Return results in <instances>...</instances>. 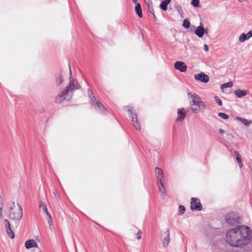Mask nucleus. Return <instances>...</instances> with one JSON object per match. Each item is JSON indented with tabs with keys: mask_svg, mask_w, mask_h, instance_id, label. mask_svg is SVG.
I'll list each match as a JSON object with an SVG mask.
<instances>
[{
	"mask_svg": "<svg viewBox=\"0 0 252 252\" xmlns=\"http://www.w3.org/2000/svg\"><path fill=\"white\" fill-rule=\"evenodd\" d=\"M69 73H70V78H69V83L68 84V85L65 88L67 90L68 92H71L72 91H73L74 90H77L80 88V86L79 84V83L77 81H75V80L73 79H72L71 77V67L70 66V64H69Z\"/></svg>",
	"mask_w": 252,
	"mask_h": 252,
	"instance_id": "nucleus-6",
	"label": "nucleus"
},
{
	"mask_svg": "<svg viewBox=\"0 0 252 252\" xmlns=\"http://www.w3.org/2000/svg\"><path fill=\"white\" fill-rule=\"evenodd\" d=\"M191 4L195 7H198L199 4V0H192Z\"/></svg>",
	"mask_w": 252,
	"mask_h": 252,
	"instance_id": "nucleus-30",
	"label": "nucleus"
},
{
	"mask_svg": "<svg viewBox=\"0 0 252 252\" xmlns=\"http://www.w3.org/2000/svg\"><path fill=\"white\" fill-rule=\"evenodd\" d=\"M176 9L178 11V12L181 14V16H182V14H183L182 8L181 6L178 5L176 6Z\"/></svg>",
	"mask_w": 252,
	"mask_h": 252,
	"instance_id": "nucleus-35",
	"label": "nucleus"
},
{
	"mask_svg": "<svg viewBox=\"0 0 252 252\" xmlns=\"http://www.w3.org/2000/svg\"><path fill=\"white\" fill-rule=\"evenodd\" d=\"M251 37H252V30L250 31L247 34L242 33L239 37V40L241 42H243Z\"/></svg>",
	"mask_w": 252,
	"mask_h": 252,
	"instance_id": "nucleus-15",
	"label": "nucleus"
},
{
	"mask_svg": "<svg viewBox=\"0 0 252 252\" xmlns=\"http://www.w3.org/2000/svg\"><path fill=\"white\" fill-rule=\"evenodd\" d=\"M183 26L185 29H188L190 26V22L188 19H184L183 23Z\"/></svg>",
	"mask_w": 252,
	"mask_h": 252,
	"instance_id": "nucleus-26",
	"label": "nucleus"
},
{
	"mask_svg": "<svg viewBox=\"0 0 252 252\" xmlns=\"http://www.w3.org/2000/svg\"><path fill=\"white\" fill-rule=\"evenodd\" d=\"M49 217V219L48 220V223L50 225V228L51 227V223H52V218H51V216L50 215V214H49V215H47Z\"/></svg>",
	"mask_w": 252,
	"mask_h": 252,
	"instance_id": "nucleus-36",
	"label": "nucleus"
},
{
	"mask_svg": "<svg viewBox=\"0 0 252 252\" xmlns=\"http://www.w3.org/2000/svg\"><path fill=\"white\" fill-rule=\"evenodd\" d=\"M190 208L193 210L201 211L202 206L199 199L192 197L191 199Z\"/></svg>",
	"mask_w": 252,
	"mask_h": 252,
	"instance_id": "nucleus-9",
	"label": "nucleus"
},
{
	"mask_svg": "<svg viewBox=\"0 0 252 252\" xmlns=\"http://www.w3.org/2000/svg\"><path fill=\"white\" fill-rule=\"evenodd\" d=\"M175 68L180 71L184 72L187 69V66L185 63L182 61H177L174 64Z\"/></svg>",
	"mask_w": 252,
	"mask_h": 252,
	"instance_id": "nucleus-13",
	"label": "nucleus"
},
{
	"mask_svg": "<svg viewBox=\"0 0 252 252\" xmlns=\"http://www.w3.org/2000/svg\"><path fill=\"white\" fill-rule=\"evenodd\" d=\"M224 132H225L224 130H223L222 129L220 128V129H219V133H220V134H222V133H224Z\"/></svg>",
	"mask_w": 252,
	"mask_h": 252,
	"instance_id": "nucleus-41",
	"label": "nucleus"
},
{
	"mask_svg": "<svg viewBox=\"0 0 252 252\" xmlns=\"http://www.w3.org/2000/svg\"><path fill=\"white\" fill-rule=\"evenodd\" d=\"M234 94L238 98L242 97L247 94L246 91H243L240 89L235 90L234 92Z\"/></svg>",
	"mask_w": 252,
	"mask_h": 252,
	"instance_id": "nucleus-20",
	"label": "nucleus"
},
{
	"mask_svg": "<svg viewBox=\"0 0 252 252\" xmlns=\"http://www.w3.org/2000/svg\"><path fill=\"white\" fill-rule=\"evenodd\" d=\"M158 185L161 196L163 199H164L166 196L165 188L164 187L162 182H158Z\"/></svg>",
	"mask_w": 252,
	"mask_h": 252,
	"instance_id": "nucleus-18",
	"label": "nucleus"
},
{
	"mask_svg": "<svg viewBox=\"0 0 252 252\" xmlns=\"http://www.w3.org/2000/svg\"><path fill=\"white\" fill-rule=\"evenodd\" d=\"M4 222L6 230L11 228L10 222L8 220L5 219Z\"/></svg>",
	"mask_w": 252,
	"mask_h": 252,
	"instance_id": "nucleus-29",
	"label": "nucleus"
},
{
	"mask_svg": "<svg viewBox=\"0 0 252 252\" xmlns=\"http://www.w3.org/2000/svg\"><path fill=\"white\" fill-rule=\"evenodd\" d=\"M171 2V0H164L162 1L159 6L160 8L164 11L167 9L168 4Z\"/></svg>",
	"mask_w": 252,
	"mask_h": 252,
	"instance_id": "nucleus-21",
	"label": "nucleus"
},
{
	"mask_svg": "<svg viewBox=\"0 0 252 252\" xmlns=\"http://www.w3.org/2000/svg\"><path fill=\"white\" fill-rule=\"evenodd\" d=\"M135 10L136 14L139 17H142V9L140 4L139 3H136L135 7Z\"/></svg>",
	"mask_w": 252,
	"mask_h": 252,
	"instance_id": "nucleus-23",
	"label": "nucleus"
},
{
	"mask_svg": "<svg viewBox=\"0 0 252 252\" xmlns=\"http://www.w3.org/2000/svg\"><path fill=\"white\" fill-rule=\"evenodd\" d=\"M132 109L133 108L132 107L128 106L127 111L130 115L134 127L136 129L140 130L141 127L139 123L138 122L137 114L132 111Z\"/></svg>",
	"mask_w": 252,
	"mask_h": 252,
	"instance_id": "nucleus-5",
	"label": "nucleus"
},
{
	"mask_svg": "<svg viewBox=\"0 0 252 252\" xmlns=\"http://www.w3.org/2000/svg\"><path fill=\"white\" fill-rule=\"evenodd\" d=\"M215 100L216 102V103L219 105L221 106L222 104V101L220 100V99L219 98V97L216 96L214 97Z\"/></svg>",
	"mask_w": 252,
	"mask_h": 252,
	"instance_id": "nucleus-32",
	"label": "nucleus"
},
{
	"mask_svg": "<svg viewBox=\"0 0 252 252\" xmlns=\"http://www.w3.org/2000/svg\"><path fill=\"white\" fill-rule=\"evenodd\" d=\"M148 7V9H149V12L152 13V14H154V9L152 7V4H147V5Z\"/></svg>",
	"mask_w": 252,
	"mask_h": 252,
	"instance_id": "nucleus-34",
	"label": "nucleus"
},
{
	"mask_svg": "<svg viewBox=\"0 0 252 252\" xmlns=\"http://www.w3.org/2000/svg\"><path fill=\"white\" fill-rule=\"evenodd\" d=\"M68 92L66 89H64L63 91L60 92L58 95L56 97L55 101L57 103H61L64 100L67 99L68 98Z\"/></svg>",
	"mask_w": 252,
	"mask_h": 252,
	"instance_id": "nucleus-10",
	"label": "nucleus"
},
{
	"mask_svg": "<svg viewBox=\"0 0 252 252\" xmlns=\"http://www.w3.org/2000/svg\"><path fill=\"white\" fill-rule=\"evenodd\" d=\"M186 116V113L184 108H179L178 110V117L177 118L176 121H182L185 118Z\"/></svg>",
	"mask_w": 252,
	"mask_h": 252,
	"instance_id": "nucleus-16",
	"label": "nucleus"
},
{
	"mask_svg": "<svg viewBox=\"0 0 252 252\" xmlns=\"http://www.w3.org/2000/svg\"><path fill=\"white\" fill-rule=\"evenodd\" d=\"M25 247L27 249H29L32 248H37L38 245L34 240L31 239L26 242Z\"/></svg>",
	"mask_w": 252,
	"mask_h": 252,
	"instance_id": "nucleus-14",
	"label": "nucleus"
},
{
	"mask_svg": "<svg viewBox=\"0 0 252 252\" xmlns=\"http://www.w3.org/2000/svg\"><path fill=\"white\" fill-rule=\"evenodd\" d=\"M218 116L222 119L227 120L229 118V116L224 113L220 112L218 113Z\"/></svg>",
	"mask_w": 252,
	"mask_h": 252,
	"instance_id": "nucleus-28",
	"label": "nucleus"
},
{
	"mask_svg": "<svg viewBox=\"0 0 252 252\" xmlns=\"http://www.w3.org/2000/svg\"><path fill=\"white\" fill-rule=\"evenodd\" d=\"M39 207L40 209H42L43 211L47 215H49V213L48 212L47 208L45 205H44L41 201L40 202Z\"/></svg>",
	"mask_w": 252,
	"mask_h": 252,
	"instance_id": "nucleus-24",
	"label": "nucleus"
},
{
	"mask_svg": "<svg viewBox=\"0 0 252 252\" xmlns=\"http://www.w3.org/2000/svg\"><path fill=\"white\" fill-rule=\"evenodd\" d=\"M202 25V23H200V25L196 28L194 32L195 34L200 38L202 37L205 33H208L207 30H206Z\"/></svg>",
	"mask_w": 252,
	"mask_h": 252,
	"instance_id": "nucleus-12",
	"label": "nucleus"
},
{
	"mask_svg": "<svg viewBox=\"0 0 252 252\" xmlns=\"http://www.w3.org/2000/svg\"><path fill=\"white\" fill-rule=\"evenodd\" d=\"M140 233H141L140 231H139L138 232L137 234V239H138V240L140 239H141V235H140Z\"/></svg>",
	"mask_w": 252,
	"mask_h": 252,
	"instance_id": "nucleus-39",
	"label": "nucleus"
},
{
	"mask_svg": "<svg viewBox=\"0 0 252 252\" xmlns=\"http://www.w3.org/2000/svg\"><path fill=\"white\" fill-rule=\"evenodd\" d=\"M233 86V83L232 82H229L223 84L221 86V88L223 89V88H231Z\"/></svg>",
	"mask_w": 252,
	"mask_h": 252,
	"instance_id": "nucleus-27",
	"label": "nucleus"
},
{
	"mask_svg": "<svg viewBox=\"0 0 252 252\" xmlns=\"http://www.w3.org/2000/svg\"><path fill=\"white\" fill-rule=\"evenodd\" d=\"M133 2L134 3H137V0H132Z\"/></svg>",
	"mask_w": 252,
	"mask_h": 252,
	"instance_id": "nucleus-42",
	"label": "nucleus"
},
{
	"mask_svg": "<svg viewBox=\"0 0 252 252\" xmlns=\"http://www.w3.org/2000/svg\"><path fill=\"white\" fill-rule=\"evenodd\" d=\"M240 2H242L244 0H238Z\"/></svg>",
	"mask_w": 252,
	"mask_h": 252,
	"instance_id": "nucleus-44",
	"label": "nucleus"
},
{
	"mask_svg": "<svg viewBox=\"0 0 252 252\" xmlns=\"http://www.w3.org/2000/svg\"><path fill=\"white\" fill-rule=\"evenodd\" d=\"M9 216L11 219L20 220L23 216V210L20 205H16L14 202L9 204Z\"/></svg>",
	"mask_w": 252,
	"mask_h": 252,
	"instance_id": "nucleus-3",
	"label": "nucleus"
},
{
	"mask_svg": "<svg viewBox=\"0 0 252 252\" xmlns=\"http://www.w3.org/2000/svg\"><path fill=\"white\" fill-rule=\"evenodd\" d=\"M87 91H88L89 96L90 98H91V97H92V96H94L93 92L90 89H88Z\"/></svg>",
	"mask_w": 252,
	"mask_h": 252,
	"instance_id": "nucleus-37",
	"label": "nucleus"
},
{
	"mask_svg": "<svg viewBox=\"0 0 252 252\" xmlns=\"http://www.w3.org/2000/svg\"><path fill=\"white\" fill-rule=\"evenodd\" d=\"M194 78L196 80L199 81L204 83H206L209 81V76L202 72L199 74H195Z\"/></svg>",
	"mask_w": 252,
	"mask_h": 252,
	"instance_id": "nucleus-11",
	"label": "nucleus"
},
{
	"mask_svg": "<svg viewBox=\"0 0 252 252\" xmlns=\"http://www.w3.org/2000/svg\"><path fill=\"white\" fill-rule=\"evenodd\" d=\"M236 120L241 122L246 126H248L252 123L251 121L240 117H236Z\"/></svg>",
	"mask_w": 252,
	"mask_h": 252,
	"instance_id": "nucleus-22",
	"label": "nucleus"
},
{
	"mask_svg": "<svg viewBox=\"0 0 252 252\" xmlns=\"http://www.w3.org/2000/svg\"><path fill=\"white\" fill-rule=\"evenodd\" d=\"M204 50H205V51H208L209 48H208V46L206 44H204Z\"/></svg>",
	"mask_w": 252,
	"mask_h": 252,
	"instance_id": "nucleus-40",
	"label": "nucleus"
},
{
	"mask_svg": "<svg viewBox=\"0 0 252 252\" xmlns=\"http://www.w3.org/2000/svg\"><path fill=\"white\" fill-rule=\"evenodd\" d=\"M252 238V231L248 227L239 225L227 231L225 241L233 247H243L247 246Z\"/></svg>",
	"mask_w": 252,
	"mask_h": 252,
	"instance_id": "nucleus-1",
	"label": "nucleus"
},
{
	"mask_svg": "<svg viewBox=\"0 0 252 252\" xmlns=\"http://www.w3.org/2000/svg\"><path fill=\"white\" fill-rule=\"evenodd\" d=\"M6 231L10 238L13 239L14 238L15 234L14 231L11 229V228L7 229Z\"/></svg>",
	"mask_w": 252,
	"mask_h": 252,
	"instance_id": "nucleus-25",
	"label": "nucleus"
},
{
	"mask_svg": "<svg viewBox=\"0 0 252 252\" xmlns=\"http://www.w3.org/2000/svg\"><path fill=\"white\" fill-rule=\"evenodd\" d=\"M225 220L230 225L235 226L240 222L241 219L238 215L233 212H228L225 217Z\"/></svg>",
	"mask_w": 252,
	"mask_h": 252,
	"instance_id": "nucleus-4",
	"label": "nucleus"
},
{
	"mask_svg": "<svg viewBox=\"0 0 252 252\" xmlns=\"http://www.w3.org/2000/svg\"><path fill=\"white\" fill-rule=\"evenodd\" d=\"M160 239L163 247H167L170 241V233L169 229H166L165 232L161 233Z\"/></svg>",
	"mask_w": 252,
	"mask_h": 252,
	"instance_id": "nucleus-8",
	"label": "nucleus"
},
{
	"mask_svg": "<svg viewBox=\"0 0 252 252\" xmlns=\"http://www.w3.org/2000/svg\"><path fill=\"white\" fill-rule=\"evenodd\" d=\"M90 98L92 106L93 108L99 113H104L105 112V108L102 103L100 101H97L95 96H92Z\"/></svg>",
	"mask_w": 252,
	"mask_h": 252,
	"instance_id": "nucleus-7",
	"label": "nucleus"
},
{
	"mask_svg": "<svg viewBox=\"0 0 252 252\" xmlns=\"http://www.w3.org/2000/svg\"><path fill=\"white\" fill-rule=\"evenodd\" d=\"M56 83L57 86H60L63 81L61 72L59 71L55 74Z\"/></svg>",
	"mask_w": 252,
	"mask_h": 252,
	"instance_id": "nucleus-19",
	"label": "nucleus"
},
{
	"mask_svg": "<svg viewBox=\"0 0 252 252\" xmlns=\"http://www.w3.org/2000/svg\"><path fill=\"white\" fill-rule=\"evenodd\" d=\"M179 212L181 214H183L185 212V207L183 205H180L179 207Z\"/></svg>",
	"mask_w": 252,
	"mask_h": 252,
	"instance_id": "nucleus-33",
	"label": "nucleus"
},
{
	"mask_svg": "<svg viewBox=\"0 0 252 252\" xmlns=\"http://www.w3.org/2000/svg\"><path fill=\"white\" fill-rule=\"evenodd\" d=\"M153 15L154 18H156V16H155V14H154H154H153Z\"/></svg>",
	"mask_w": 252,
	"mask_h": 252,
	"instance_id": "nucleus-43",
	"label": "nucleus"
},
{
	"mask_svg": "<svg viewBox=\"0 0 252 252\" xmlns=\"http://www.w3.org/2000/svg\"><path fill=\"white\" fill-rule=\"evenodd\" d=\"M144 1L147 5L152 3V0H144Z\"/></svg>",
	"mask_w": 252,
	"mask_h": 252,
	"instance_id": "nucleus-38",
	"label": "nucleus"
},
{
	"mask_svg": "<svg viewBox=\"0 0 252 252\" xmlns=\"http://www.w3.org/2000/svg\"><path fill=\"white\" fill-rule=\"evenodd\" d=\"M236 154V159L238 161V162L239 163H240V167L241 168L242 166V164L241 163V158L240 157V155L239 154L237 153V152H236L235 153Z\"/></svg>",
	"mask_w": 252,
	"mask_h": 252,
	"instance_id": "nucleus-31",
	"label": "nucleus"
},
{
	"mask_svg": "<svg viewBox=\"0 0 252 252\" xmlns=\"http://www.w3.org/2000/svg\"><path fill=\"white\" fill-rule=\"evenodd\" d=\"M188 95L189 98L192 99L191 100H190V105L192 112L197 113L205 109L206 105L203 101L201 100L198 95L191 92H189Z\"/></svg>",
	"mask_w": 252,
	"mask_h": 252,
	"instance_id": "nucleus-2",
	"label": "nucleus"
},
{
	"mask_svg": "<svg viewBox=\"0 0 252 252\" xmlns=\"http://www.w3.org/2000/svg\"><path fill=\"white\" fill-rule=\"evenodd\" d=\"M155 173L156 178L158 180V182H162V179L163 177V173L162 170L159 168L156 167Z\"/></svg>",
	"mask_w": 252,
	"mask_h": 252,
	"instance_id": "nucleus-17",
	"label": "nucleus"
}]
</instances>
